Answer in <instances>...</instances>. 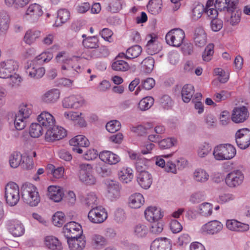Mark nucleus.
Returning <instances> with one entry per match:
<instances>
[{"mask_svg": "<svg viewBox=\"0 0 250 250\" xmlns=\"http://www.w3.org/2000/svg\"><path fill=\"white\" fill-rule=\"evenodd\" d=\"M21 193L23 202L31 207L37 206L40 202L38 189L32 184H23L21 188Z\"/></svg>", "mask_w": 250, "mask_h": 250, "instance_id": "f257e3e1", "label": "nucleus"}, {"mask_svg": "<svg viewBox=\"0 0 250 250\" xmlns=\"http://www.w3.org/2000/svg\"><path fill=\"white\" fill-rule=\"evenodd\" d=\"M19 111L16 114L14 125L17 130H22L26 125L28 118L32 113V105L22 103L19 106Z\"/></svg>", "mask_w": 250, "mask_h": 250, "instance_id": "f03ea898", "label": "nucleus"}, {"mask_svg": "<svg viewBox=\"0 0 250 250\" xmlns=\"http://www.w3.org/2000/svg\"><path fill=\"white\" fill-rule=\"evenodd\" d=\"M235 148L230 144H221L214 148L213 155L219 161L230 160L236 154Z\"/></svg>", "mask_w": 250, "mask_h": 250, "instance_id": "7ed1b4c3", "label": "nucleus"}, {"mask_svg": "<svg viewBox=\"0 0 250 250\" xmlns=\"http://www.w3.org/2000/svg\"><path fill=\"white\" fill-rule=\"evenodd\" d=\"M19 188L14 182L8 183L5 188V198L6 203L11 207L16 205L20 200Z\"/></svg>", "mask_w": 250, "mask_h": 250, "instance_id": "20e7f679", "label": "nucleus"}, {"mask_svg": "<svg viewBox=\"0 0 250 250\" xmlns=\"http://www.w3.org/2000/svg\"><path fill=\"white\" fill-rule=\"evenodd\" d=\"M185 38V32L180 28L171 29L166 34L165 37L167 43L174 47L181 46Z\"/></svg>", "mask_w": 250, "mask_h": 250, "instance_id": "39448f33", "label": "nucleus"}, {"mask_svg": "<svg viewBox=\"0 0 250 250\" xmlns=\"http://www.w3.org/2000/svg\"><path fill=\"white\" fill-rule=\"evenodd\" d=\"M43 14L42 6L37 3L30 4L23 15V19L31 23L38 21Z\"/></svg>", "mask_w": 250, "mask_h": 250, "instance_id": "423d86ee", "label": "nucleus"}, {"mask_svg": "<svg viewBox=\"0 0 250 250\" xmlns=\"http://www.w3.org/2000/svg\"><path fill=\"white\" fill-rule=\"evenodd\" d=\"M79 168V178L82 182L89 185L95 184L96 179L92 174V167L90 165L80 164Z\"/></svg>", "mask_w": 250, "mask_h": 250, "instance_id": "0eeeda50", "label": "nucleus"}, {"mask_svg": "<svg viewBox=\"0 0 250 250\" xmlns=\"http://www.w3.org/2000/svg\"><path fill=\"white\" fill-rule=\"evenodd\" d=\"M229 10L226 13V20L232 26L238 24L241 20V11L238 7V3L232 1Z\"/></svg>", "mask_w": 250, "mask_h": 250, "instance_id": "6e6552de", "label": "nucleus"}, {"mask_svg": "<svg viewBox=\"0 0 250 250\" xmlns=\"http://www.w3.org/2000/svg\"><path fill=\"white\" fill-rule=\"evenodd\" d=\"M235 141L240 148H248L250 145V130L244 128L237 130L235 133Z\"/></svg>", "mask_w": 250, "mask_h": 250, "instance_id": "1a4fd4ad", "label": "nucleus"}, {"mask_svg": "<svg viewBox=\"0 0 250 250\" xmlns=\"http://www.w3.org/2000/svg\"><path fill=\"white\" fill-rule=\"evenodd\" d=\"M107 218V213L105 208L98 206L91 209L88 214L89 220L94 224H100L104 222Z\"/></svg>", "mask_w": 250, "mask_h": 250, "instance_id": "9d476101", "label": "nucleus"}, {"mask_svg": "<svg viewBox=\"0 0 250 250\" xmlns=\"http://www.w3.org/2000/svg\"><path fill=\"white\" fill-rule=\"evenodd\" d=\"M18 68L17 62L13 60H7L0 62V78H9Z\"/></svg>", "mask_w": 250, "mask_h": 250, "instance_id": "9b49d317", "label": "nucleus"}, {"mask_svg": "<svg viewBox=\"0 0 250 250\" xmlns=\"http://www.w3.org/2000/svg\"><path fill=\"white\" fill-rule=\"evenodd\" d=\"M66 135V131L64 128L54 125L50 128L46 129L45 139L48 142H53L62 139Z\"/></svg>", "mask_w": 250, "mask_h": 250, "instance_id": "f8f14e48", "label": "nucleus"}, {"mask_svg": "<svg viewBox=\"0 0 250 250\" xmlns=\"http://www.w3.org/2000/svg\"><path fill=\"white\" fill-rule=\"evenodd\" d=\"M63 232L65 237L69 238L83 235L82 226L74 221L68 222L64 225Z\"/></svg>", "mask_w": 250, "mask_h": 250, "instance_id": "ddd939ff", "label": "nucleus"}, {"mask_svg": "<svg viewBox=\"0 0 250 250\" xmlns=\"http://www.w3.org/2000/svg\"><path fill=\"white\" fill-rule=\"evenodd\" d=\"M77 57L62 59L63 64L62 66V70H66L63 73L68 76L74 75L76 73H78L81 67L79 65L75 64L77 61Z\"/></svg>", "mask_w": 250, "mask_h": 250, "instance_id": "4468645a", "label": "nucleus"}, {"mask_svg": "<svg viewBox=\"0 0 250 250\" xmlns=\"http://www.w3.org/2000/svg\"><path fill=\"white\" fill-rule=\"evenodd\" d=\"M244 178L241 170H234L227 175L225 181L229 187H236L242 183Z\"/></svg>", "mask_w": 250, "mask_h": 250, "instance_id": "2eb2a0df", "label": "nucleus"}, {"mask_svg": "<svg viewBox=\"0 0 250 250\" xmlns=\"http://www.w3.org/2000/svg\"><path fill=\"white\" fill-rule=\"evenodd\" d=\"M38 64L32 61L30 62H28L25 67L27 74L32 78L40 79L45 74L44 68L40 67Z\"/></svg>", "mask_w": 250, "mask_h": 250, "instance_id": "dca6fc26", "label": "nucleus"}, {"mask_svg": "<svg viewBox=\"0 0 250 250\" xmlns=\"http://www.w3.org/2000/svg\"><path fill=\"white\" fill-rule=\"evenodd\" d=\"M84 104V100L80 95H72L62 101V105L65 108L77 109L82 107Z\"/></svg>", "mask_w": 250, "mask_h": 250, "instance_id": "f3484780", "label": "nucleus"}, {"mask_svg": "<svg viewBox=\"0 0 250 250\" xmlns=\"http://www.w3.org/2000/svg\"><path fill=\"white\" fill-rule=\"evenodd\" d=\"M249 116V112L245 106L237 107L234 108L231 115V120L235 123L245 122Z\"/></svg>", "mask_w": 250, "mask_h": 250, "instance_id": "a211bd4d", "label": "nucleus"}, {"mask_svg": "<svg viewBox=\"0 0 250 250\" xmlns=\"http://www.w3.org/2000/svg\"><path fill=\"white\" fill-rule=\"evenodd\" d=\"M7 226L9 232L15 237L21 236L24 233V227L19 220H8L7 222Z\"/></svg>", "mask_w": 250, "mask_h": 250, "instance_id": "6ab92c4d", "label": "nucleus"}, {"mask_svg": "<svg viewBox=\"0 0 250 250\" xmlns=\"http://www.w3.org/2000/svg\"><path fill=\"white\" fill-rule=\"evenodd\" d=\"M223 229L222 224L217 221H210L202 227V230L207 234L214 235L218 233Z\"/></svg>", "mask_w": 250, "mask_h": 250, "instance_id": "aec40b11", "label": "nucleus"}, {"mask_svg": "<svg viewBox=\"0 0 250 250\" xmlns=\"http://www.w3.org/2000/svg\"><path fill=\"white\" fill-rule=\"evenodd\" d=\"M38 122L45 129L50 128L55 123L54 117L46 111L42 112L38 117Z\"/></svg>", "mask_w": 250, "mask_h": 250, "instance_id": "412c9836", "label": "nucleus"}, {"mask_svg": "<svg viewBox=\"0 0 250 250\" xmlns=\"http://www.w3.org/2000/svg\"><path fill=\"white\" fill-rule=\"evenodd\" d=\"M121 187L118 182L111 180L108 182L107 197L111 201H114L120 196Z\"/></svg>", "mask_w": 250, "mask_h": 250, "instance_id": "4be33fe9", "label": "nucleus"}, {"mask_svg": "<svg viewBox=\"0 0 250 250\" xmlns=\"http://www.w3.org/2000/svg\"><path fill=\"white\" fill-rule=\"evenodd\" d=\"M66 238L70 250H82L85 246L86 242L83 235Z\"/></svg>", "mask_w": 250, "mask_h": 250, "instance_id": "5701e85b", "label": "nucleus"}, {"mask_svg": "<svg viewBox=\"0 0 250 250\" xmlns=\"http://www.w3.org/2000/svg\"><path fill=\"white\" fill-rule=\"evenodd\" d=\"M145 215L146 219L150 222L158 221L163 216L160 208L155 207H149L145 211Z\"/></svg>", "mask_w": 250, "mask_h": 250, "instance_id": "b1692460", "label": "nucleus"}, {"mask_svg": "<svg viewBox=\"0 0 250 250\" xmlns=\"http://www.w3.org/2000/svg\"><path fill=\"white\" fill-rule=\"evenodd\" d=\"M171 248L170 240L167 238H161L153 241L150 246V250H170Z\"/></svg>", "mask_w": 250, "mask_h": 250, "instance_id": "393cba45", "label": "nucleus"}, {"mask_svg": "<svg viewBox=\"0 0 250 250\" xmlns=\"http://www.w3.org/2000/svg\"><path fill=\"white\" fill-rule=\"evenodd\" d=\"M99 157L101 161L109 165L116 164L120 160L118 155L107 150L100 152Z\"/></svg>", "mask_w": 250, "mask_h": 250, "instance_id": "a878e982", "label": "nucleus"}, {"mask_svg": "<svg viewBox=\"0 0 250 250\" xmlns=\"http://www.w3.org/2000/svg\"><path fill=\"white\" fill-rule=\"evenodd\" d=\"M44 245L50 250H62V242L55 236L50 235L44 238Z\"/></svg>", "mask_w": 250, "mask_h": 250, "instance_id": "bb28decb", "label": "nucleus"}, {"mask_svg": "<svg viewBox=\"0 0 250 250\" xmlns=\"http://www.w3.org/2000/svg\"><path fill=\"white\" fill-rule=\"evenodd\" d=\"M227 228L230 230L236 231H247L249 229V225L242 223L236 220H228L226 222Z\"/></svg>", "mask_w": 250, "mask_h": 250, "instance_id": "cd10ccee", "label": "nucleus"}, {"mask_svg": "<svg viewBox=\"0 0 250 250\" xmlns=\"http://www.w3.org/2000/svg\"><path fill=\"white\" fill-rule=\"evenodd\" d=\"M137 181L142 188L146 189L152 184V177L148 171L141 172L137 175Z\"/></svg>", "mask_w": 250, "mask_h": 250, "instance_id": "c85d7f7f", "label": "nucleus"}, {"mask_svg": "<svg viewBox=\"0 0 250 250\" xmlns=\"http://www.w3.org/2000/svg\"><path fill=\"white\" fill-rule=\"evenodd\" d=\"M86 53L88 54V56L86 57L85 54L83 53V57L87 60H89L91 58L106 57L108 55L109 52L107 48L105 46H102L98 49L93 50L91 51H88Z\"/></svg>", "mask_w": 250, "mask_h": 250, "instance_id": "c756f323", "label": "nucleus"}, {"mask_svg": "<svg viewBox=\"0 0 250 250\" xmlns=\"http://www.w3.org/2000/svg\"><path fill=\"white\" fill-rule=\"evenodd\" d=\"M194 41L196 46L202 47L207 42V35L204 30L201 28H197L194 32Z\"/></svg>", "mask_w": 250, "mask_h": 250, "instance_id": "7c9ffc66", "label": "nucleus"}, {"mask_svg": "<svg viewBox=\"0 0 250 250\" xmlns=\"http://www.w3.org/2000/svg\"><path fill=\"white\" fill-rule=\"evenodd\" d=\"M47 195L51 200L59 202L62 200L63 193L59 187L50 186L48 188Z\"/></svg>", "mask_w": 250, "mask_h": 250, "instance_id": "2f4dec72", "label": "nucleus"}, {"mask_svg": "<svg viewBox=\"0 0 250 250\" xmlns=\"http://www.w3.org/2000/svg\"><path fill=\"white\" fill-rule=\"evenodd\" d=\"M145 200L143 195L139 193L131 195L129 198V206L133 208H140L144 203Z\"/></svg>", "mask_w": 250, "mask_h": 250, "instance_id": "473e14b6", "label": "nucleus"}, {"mask_svg": "<svg viewBox=\"0 0 250 250\" xmlns=\"http://www.w3.org/2000/svg\"><path fill=\"white\" fill-rule=\"evenodd\" d=\"M194 92V88L193 85L188 84L184 85L181 90L182 98L184 102L188 103L193 97Z\"/></svg>", "mask_w": 250, "mask_h": 250, "instance_id": "72a5a7b5", "label": "nucleus"}, {"mask_svg": "<svg viewBox=\"0 0 250 250\" xmlns=\"http://www.w3.org/2000/svg\"><path fill=\"white\" fill-rule=\"evenodd\" d=\"M60 92L58 89H53L46 92L42 98L43 101L46 103H54L59 98Z\"/></svg>", "mask_w": 250, "mask_h": 250, "instance_id": "f704fd0d", "label": "nucleus"}, {"mask_svg": "<svg viewBox=\"0 0 250 250\" xmlns=\"http://www.w3.org/2000/svg\"><path fill=\"white\" fill-rule=\"evenodd\" d=\"M23 156L18 151L13 152L9 156V163L10 166L14 168L18 167L21 166Z\"/></svg>", "mask_w": 250, "mask_h": 250, "instance_id": "c9c22d12", "label": "nucleus"}, {"mask_svg": "<svg viewBox=\"0 0 250 250\" xmlns=\"http://www.w3.org/2000/svg\"><path fill=\"white\" fill-rule=\"evenodd\" d=\"M69 144L73 146H80L87 147L89 145L88 140L84 136L77 135L69 141Z\"/></svg>", "mask_w": 250, "mask_h": 250, "instance_id": "e433bc0d", "label": "nucleus"}, {"mask_svg": "<svg viewBox=\"0 0 250 250\" xmlns=\"http://www.w3.org/2000/svg\"><path fill=\"white\" fill-rule=\"evenodd\" d=\"M149 37L151 39L147 42L146 49L149 54L152 55L159 52L161 47H159L158 43H156L155 37H152L151 35Z\"/></svg>", "mask_w": 250, "mask_h": 250, "instance_id": "4c0bfd02", "label": "nucleus"}, {"mask_svg": "<svg viewBox=\"0 0 250 250\" xmlns=\"http://www.w3.org/2000/svg\"><path fill=\"white\" fill-rule=\"evenodd\" d=\"M232 1L235 2V4L239 3V0H216L214 6L220 11L226 10L227 12Z\"/></svg>", "mask_w": 250, "mask_h": 250, "instance_id": "58836bf2", "label": "nucleus"}, {"mask_svg": "<svg viewBox=\"0 0 250 250\" xmlns=\"http://www.w3.org/2000/svg\"><path fill=\"white\" fill-rule=\"evenodd\" d=\"M111 66L114 70L121 72L126 71L130 68L129 64L126 62L122 60H118V58L115 59Z\"/></svg>", "mask_w": 250, "mask_h": 250, "instance_id": "ea45409f", "label": "nucleus"}, {"mask_svg": "<svg viewBox=\"0 0 250 250\" xmlns=\"http://www.w3.org/2000/svg\"><path fill=\"white\" fill-rule=\"evenodd\" d=\"M41 32L35 30H28L26 31L24 37V41L28 44H31L35 42L40 36Z\"/></svg>", "mask_w": 250, "mask_h": 250, "instance_id": "a19ab883", "label": "nucleus"}, {"mask_svg": "<svg viewBox=\"0 0 250 250\" xmlns=\"http://www.w3.org/2000/svg\"><path fill=\"white\" fill-rule=\"evenodd\" d=\"M84 202L85 205L90 208L91 209L98 207L99 203L98 198L96 194L93 192H90L87 194L84 198Z\"/></svg>", "mask_w": 250, "mask_h": 250, "instance_id": "79ce46f5", "label": "nucleus"}, {"mask_svg": "<svg viewBox=\"0 0 250 250\" xmlns=\"http://www.w3.org/2000/svg\"><path fill=\"white\" fill-rule=\"evenodd\" d=\"M193 178L197 182H206L209 179L208 174L204 169H197L193 173Z\"/></svg>", "mask_w": 250, "mask_h": 250, "instance_id": "37998d69", "label": "nucleus"}, {"mask_svg": "<svg viewBox=\"0 0 250 250\" xmlns=\"http://www.w3.org/2000/svg\"><path fill=\"white\" fill-rule=\"evenodd\" d=\"M118 175L121 181L125 183L130 182L133 177L132 170L130 168H123Z\"/></svg>", "mask_w": 250, "mask_h": 250, "instance_id": "c03bdc74", "label": "nucleus"}, {"mask_svg": "<svg viewBox=\"0 0 250 250\" xmlns=\"http://www.w3.org/2000/svg\"><path fill=\"white\" fill-rule=\"evenodd\" d=\"M142 51V47L138 45H135L129 47L126 51V59H134L138 57Z\"/></svg>", "mask_w": 250, "mask_h": 250, "instance_id": "a18cd8bd", "label": "nucleus"}, {"mask_svg": "<svg viewBox=\"0 0 250 250\" xmlns=\"http://www.w3.org/2000/svg\"><path fill=\"white\" fill-rule=\"evenodd\" d=\"M44 129L39 122L32 123L30 127L29 133L32 137L38 138L42 134Z\"/></svg>", "mask_w": 250, "mask_h": 250, "instance_id": "49530a36", "label": "nucleus"}, {"mask_svg": "<svg viewBox=\"0 0 250 250\" xmlns=\"http://www.w3.org/2000/svg\"><path fill=\"white\" fill-rule=\"evenodd\" d=\"M161 8L160 0H150L147 5L148 10L153 15L158 14L161 11Z\"/></svg>", "mask_w": 250, "mask_h": 250, "instance_id": "de8ad7c7", "label": "nucleus"}, {"mask_svg": "<svg viewBox=\"0 0 250 250\" xmlns=\"http://www.w3.org/2000/svg\"><path fill=\"white\" fill-rule=\"evenodd\" d=\"M154 99L150 96L142 99L138 104V108L142 111L149 109L154 104Z\"/></svg>", "mask_w": 250, "mask_h": 250, "instance_id": "09e8293b", "label": "nucleus"}, {"mask_svg": "<svg viewBox=\"0 0 250 250\" xmlns=\"http://www.w3.org/2000/svg\"><path fill=\"white\" fill-rule=\"evenodd\" d=\"M83 44L87 48H95L99 47V40L95 36L85 38L83 41Z\"/></svg>", "mask_w": 250, "mask_h": 250, "instance_id": "8fccbe9b", "label": "nucleus"}, {"mask_svg": "<svg viewBox=\"0 0 250 250\" xmlns=\"http://www.w3.org/2000/svg\"><path fill=\"white\" fill-rule=\"evenodd\" d=\"M212 212V206L209 203H204L199 206V213L202 216L208 217Z\"/></svg>", "mask_w": 250, "mask_h": 250, "instance_id": "3c124183", "label": "nucleus"}, {"mask_svg": "<svg viewBox=\"0 0 250 250\" xmlns=\"http://www.w3.org/2000/svg\"><path fill=\"white\" fill-rule=\"evenodd\" d=\"M214 54V45L212 43L208 44L205 48L202 53V59L205 62L210 61Z\"/></svg>", "mask_w": 250, "mask_h": 250, "instance_id": "603ef678", "label": "nucleus"}, {"mask_svg": "<svg viewBox=\"0 0 250 250\" xmlns=\"http://www.w3.org/2000/svg\"><path fill=\"white\" fill-rule=\"evenodd\" d=\"M142 64L145 72L146 73H150L153 69L154 60L152 57H148L142 61Z\"/></svg>", "mask_w": 250, "mask_h": 250, "instance_id": "864d4df0", "label": "nucleus"}, {"mask_svg": "<svg viewBox=\"0 0 250 250\" xmlns=\"http://www.w3.org/2000/svg\"><path fill=\"white\" fill-rule=\"evenodd\" d=\"M211 150V146L208 143L204 142L199 146L198 150V155L199 157L203 158L208 155Z\"/></svg>", "mask_w": 250, "mask_h": 250, "instance_id": "5fc2aeb1", "label": "nucleus"}, {"mask_svg": "<svg viewBox=\"0 0 250 250\" xmlns=\"http://www.w3.org/2000/svg\"><path fill=\"white\" fill-rule=\"evenodd\" d=\"M53 58V54L50 52H43L35 58L33 61L38 64L48 62Z\"/></svg>", "mask_w": 250, "mask_h": 250, "instance_id": "6e6d98bb", "label": "nucleus"}, {"mask_svg": "<svg viewBox=\"0 0 250 250\" xmlns=\"http://www.w3.org/2000/svg\"><path fill=\"white\" fill-rule=\"evenodd\" d=\"M64 222V214L62 212H57L52 217V223L56 226L61 227Z\"/></svg>", "mask_w": 250, "mask_h": 250, "instance_id": "4d7b16f0", "label": "nucleus"}, {"mask_svg": "<svg viewBox=\"0 0 250 250\" xmlns=\"http://www.w3.org/2000/svg\"><path fill=\"white\" fill-rule=\"evenodd\" d=\"M205 7L203 4H197L192 10V19L196 21L200 18L203 12H205Z\"/></svg>", "mask_w": 250, "mask_h": 250, "instance_id": "13d9d810", "label": "nucleus"}, {"mask_svg": "<svg viewBox=\"0 0 250 250\" xmlns=\"http://www.w3.org/2000/svg\"><path fill=\"white\" fill-rule=\"evenodd\" d=\"M135 235L138 237H144L146 236L148 232V229L146 226L142 224L136 225L134 229Z\"/></svg>", "mask_w": 250, "mask_h": 250, "instance_id": "bf43d9fd", "label": "nucleus"}, {"mask_svg": "<svg viewBox=\"0 0 250 250\" xmlns=\"http://www.w3.org/2000/svg\"><path fill=\"white\" fill-rule=\"evenodd\" d=\"M70 13L65 9H60L58 11L57 22L60 21L61 23H65L69 19Z\"/></svg>", "mask_w": 250, "mask_h": 250, "instance_id": "052dcab7", "label": "nucleus"}, {"mask_svg": "<svg viewBox=\"0 0 250 250\" xmlns=\"http://www.w3.org/2000/svg\"><path fill=\"white\" fill-rule=\"evenodd\" d=\"M121 123L117 120H113L108 122L106 125V130L111 133H115L121 128Z\"/></svg>", "mask_w": 250, "mask_h": 250, "instance_id": "680f3d73", "label": "nucleus"}, {"mask_svg": "<svg viewBox=\"0 0 250 250\" xmlns=\"http://www.w3.org/2000/svg\"><path fill=\"white\" fill-rule=\"evenodd\" d=\"M176 143L174 138H167L159 142V146L161 149H167L173 146Z\"/></svg>", "mask_w": 250, "mask_h": 250, "instance_id": "e2e57ef3", "label": "nucleus"}, {"mask_svg": "<svg viewBox=\"0 0 250 250\" xmlns=\"http://www.w3.org/2000/svg\"><path fill=\"white\" fill-rule=\"evenodd\" d=\"M223 26V21L221 19L218 18L212 19L210 22V28L214 32L220 31L222 28Z\"/></svg>", "mask_w": 250, "mask_h": 250, "instance_id": "0e129e2a", "label": "nucleus"}, {"mask_svg": "<svg viewBox=\"0 0 250 250\" xmlns=\"http://www.w3.org/2000/svg\"><path fill=\"white\" fill-rule=\"evenodd\" d=\"M34 163L29 156H23L21 167L25 169H31L33 167Z\"/></svg>", "mask_w": 250, "mask_h": 250, "instance_id": "69168bd1", "label": "nucleus"}, {"mask_svg": "<svg viewBox=\"0 0 250 250\" xmlns=\"http://www.w3.org/2000/svg\"><path fill=\"white\" fill-rule=\"evenodd\" d=\"M152 224L150 228V231L153 234H158L160 233L163 229V225L162 223L155 221L151 222Z\"/></svg>", "mask_w": 250, "mask_h": 250, "instance_id": "338daca9", "label": "nucleus"}, {"mask_svg": "<svg viewBox=\"0 0 250 250\" xmlns=\"http://www.w3.org/2000/svg\"><path fill=\"white\" fill-rule=\"evenodd\" d=\"M205 199V194L202 192H197L193 193L190 197L189 201L192 204H197Z\"/></svg>", "mask_w": 250, "mask_h": 250, "instance_id": "774afa93", "label": "nucleus"}]
</instances>
